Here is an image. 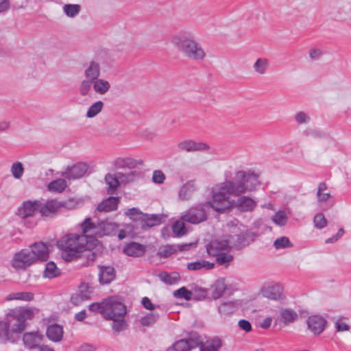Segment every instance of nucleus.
<instances>
[{
    "label": "nucleus",
    "instance_id": "3c124183",
    "mask_svg": "<svg viewBox=\"0 0 351 351\" xmlns=\"http://www.w3.org/2000/svg\"><path fill=\"white\" fill-rule=\"evenodd\" d=\"M24 171L23 165L21 162H14L10 167L12 175L15 179H20L23 176Z\"/></svg>",
    "mask_w": 351,
    "mask_h": 351
},
{
    "label": "nucleus",
    "instance_id": "680f3d73",
    "mask_svg": "<svg viewBox=\"0 0 351 351\" xmlns=\"http://www.w3.org/2000/svg\"><path fill=\"white\" fill-rule=\"evenodd\" d=\"M165 179V174L160 170H155L153 173L152 180L154 183L162 184Z\"/></svg>",
    "mask_w": 351,
    "mask_h": 351
},
{
    "label": "nucleus",
    "instance_id": "9b49d317",
    "mask_svg": "<svg viewBox=\"0 0 351 351\" xmlns=\"http://www.w3.org/2000/svg\"><path fill=\"white\" fill-rule=\"evenodd\" d=\"M44 335L38 330L27 332L23 335V342L25 348L36 349L43 342Z\"/></svg>",
    "mask_w": 351,
    "mask_h": 351
},
{
    "label": "nucleus",
    "instance_id": "e2e57ef3",
    "mask_svg": "<svg viewBox=\"0 0 351 351\" xmlns=\"http://www.w3.org/2000/svg\"><path fill=\"white\" fill-rule=\"evenodd\" d=\"M91 287L88 285V283H81L79 286V291L78 293L80 294L84 295V293H87L88 296V299L90 298V294L92 293V291L90 290Z\"/></svg>",
    "mask_w": 351,
    "mask_h": 351
},
{
    "label": "nucleus",
    "instance_id": "20e7f679",
    "mask_svg": "<svg viewBox=\"0 0 351 351\" xmlns=\"http://www.w3.org/2000/svg\"><path fill=\"white\" fill-rule=\"evenodd\" d=\"M48 246L43 242H36L29 249H22L14 254L11 265L16 270H25L35 263L45 261L49 258Z\"/></svg>",
    "mask_w": 351,
    "mask_h": 351
},
{
    "label": "nucleus",
    "instance_id": "dca6fc26",
    "mask_svg": "<svg viewBox=\"0 0 351 351\" xmlns=\"http://www.w3.org/2000/svg\"><path fill=\"white\" fill-rule=\"evenodd\" d=\"M37 211L40 212V201H27L19 210V215L25 219L33 216Z\"/></svg>",
    "mask_w": 351,
    "mask_h": 351
},
{
    "label": "nucleus",
    "instance_id": "393cba45",
    "mask_svg": "<svg viewBox=\"0 0 351 351\" xmlns=\"http://www.w3.org/2000/svg\"><path fill=\"white\" fill-rule=\"evenodd\" d=\"M119 202V197H109L99 203L97 207V210L99 212H110L117 209Z\"/></svg>",
    "mask_w": 351,
    "mask_h": 351
},
{
    "label": "nucleus",
    "instance_id": "a211bd4d",
    "mask_svg": "<svg viewBox=\"0 0 351 351\" xmlns=\"http://www.w3.org/2000/svg\"><path fill=\"white\" fill-rule=\"evenodd\" d=\"M99 281L101 285H108L114 280L115 270L111 266H99Z\"/></svg>",
    "mask_w": 351,
    "mask_h": 351
},
{
    "label": "nucleus",
    "instance_id": "bf43d9fd",
    "mask_svg": "<svg viewBox=\"0 0 351 351\" xmlns=\"http://www.w3.org/2000/svg\"><path fill=\"white\" fill-rule=\"evenodd\" d=\"M294 119L298 124L307 123L310 121V116L303 111H300L295 114Z\"/></svg>",
    "mask_w": 351,
    "mask_h": 351
},
{
    "label": "nucleus",
    "instance_id": "7c9ffc66",
    "mask_svg": "<svg viewBox=\"0 0 351 351\" xmlns=\"http://www.w3.org/2000/svg\"><path fill=\"white\" fill-rule=\"evenodd\" d=\"M196 189L197 187L195 182L190 180L181 187L179 192V197L182 200H188L191 197Z\"/></svg>",
    "mask_w": 351,
    "mask_h": 351
},
{
    "label": "nucleus",
    "instance_id": "a19ab883",
    "mask_svg": "<svg viewBox=\"0 0 351 351\" xmlns=\"http://www.w3.org/2000/svg\"><path fill=\"white\" fill-rule=\"evenodd\" d=\"M289 217L285 210H278L271 217L272 221L277 226H285L288 221Z\"/></svg>",
    "mask_w": 351,
    "mask_h": 351
},
{
    "label": "nucleus",
    "instance_id": "774afa93",
    "mask_svg": "<svg viewBox=\"0 0 351 351\" xmlns=\"http://www.w3.org/2000/svg\"><path fill=\"white\" fill-rule=\"evenodd\" d=\"M195 292L196 293L194 297L195 299L203 300L206 298L208 291L204 289L197 288L195 289Z\"/></svg>",
    "mask_w": 351,
    "mask_h": 351
},
{
    "label": "nucleus",
    "instance_id": "8fccbe9b",
    "mask_svg": "<svg viewBox=\"0 0 351 351\" xmlns=\"http://www.w3.org/2000/svg\"><path fill=\"white\" fill-rule=\"evenodd\" d=\"M216 258V263L219 265L224 266L227 267L230 263H231L233 261V256L229 253V252H226L221 255H219L215 257Z\"/></svg>",
    "mask_w": 351,
    "mask_h": 351
},
{
    "label": "nucleus",
    "instance_id": "f257e3e1",
    "mask_svg": "<svg viewBox=\"0 0 351 351\" xmlns=\"http://www.w3.org/2000/svg\"><path fill=\"white\" fill-rule=\"evenodd\" d=\"M259 184L258 176L251 171H238L234 180H227L221 183L217 189L213 190V201L197 204L181 216L183 221L198 224L207 219L210 208L218 213H226L230 210V195L239 196L251 191Z\"/></svg>",
    "mask_w": 351,
    "mask_h": 351
},
{
    "label": "nucleus",
    "instance_id": "4d7b16f0",
    "mask_svg": "<svg viewBox=\"0 0 351 351\" xmlns=\"http://www.w3.org/2000/svg\"><path fill=\"white\" fill-rule=\"evenodd\" d=\"M315 226L317 228L322 229L327 226V219L322 213L317 214L313 219Z\"/></svg>",
    "mask_w": 351,
    "mask_h": 351
},
{
    "label": "nucleus",
    "instance_id": "79ce46f5",
    "mask_svg": "<svg viewBox=\"0 0 351 351\" xmlns=\"http://www.w3.org/2000/svg\"><path fill=\"white\" fill-rule=\"evenodd\" d=\"M237 309V304L234 302H226L218 307V311L221 315H229L233 313Z\"/></svg>",
    "mask_w": 351,
    "mask_h": 351
},
{
    "label": "nucleus",
    "instance_id": "2eb2a0df",
    "mask_svg": "<svg viewBox=\"0 0 351 351\" xmlns=\"http://www.w3.org/2000/svg\"><path fill=\"white\" fill-rule=\"evenodd\" d=\"M257 237V234L250 230H246L245 232L237 234L236 240L234 239L232 236H230V239H233L234 245L240 248L248 245L250 243L253 242Z\"/></svg>",
    "mask_w": 351,
    "mask_h": 351
},
{
    "label": "nucleus",
    "instance_id": "f03ea898",
    "mask_svg": "<svg viewBox=\"0 0 351 351\" xmlns=\"http://www.w3.org/2000/svg\"><path fill=\"white\" fill-rule=\"evenodd\" d=\"M38 309L34 307H20L12 309L6 318L0 322V342L15 343L27 327L26 321L32 320Z\"/></svg>",
    "mask_w": 351,
    "mask_h": 351
},
{
    "label": "nucleus",
    "instance_id": "49530a36",
    "mask_svg": "<svg viewBox=\"0 0 351 351\" xmlns=\"http://www.w3.org/2000/svg\"><path fill=\"white\" fill-rule=\"evenodd\" d=\"M104 107V102L102 101H97L93 103L88 109L86 112V117L88 118H93L98 114Z\"/></svg>",
    "mask_w": 351,
    "mask_h": 351
},
{
    "label": "nucleus",
    "instance_id": "37998d69",
    "mask_svg": "<svg viewBox=\"0 0 351 351\" xmlns=\"http://www.w3.org/2000/svg\"><path fill=\"white\" fill-rule=\"evenodd\" d=\"M81 10V6L79 4H65L63 6L64 14L70 18L77 16Z\"/></svg>",
    "mask_w": 351,
    "mask_h": 351
},
{
    "label": "nucleus",
    "instance_id": "5fc2aeb1",
    "mask_svg": "<svg viewBox=\"0 0 351 351\" xmlns=\"http://www.w3.org/2000/svg\"><path fill=\"white\" fill-rule=\"evenodd\" d=\"M158 318V314L154 313H147L145 316L141 317L140 322L143 326H150L156 323Z\"/></svg>",
    "mask_w": 351,
    "mask_h": 351
},
{
    "label": "nucleus",
    "instance_id": "c03bdc74",
    "mask_svg": "<svg viewBox=\"0 0 351 351\" xmlns=\"http://www.w3.org/2000/svg\"><path fill=\"white\" fill-rule=\"evenodd\" d=\"M269 66V61L266 58H258L254 64V69L256 73L261 75L265 73Z\"/></svg>",
    "mask_w": 351,
    "mask_h": 351
},
{
    "label": "nucleus",
    "instance_id": "0eeeda50",
    "mask_svg": "<svg viewBox=\"0 0 351 351\" xmlns=\"http://www.w3.org/2000/svg\"><path fill=\"white\" fill-rule=\"evenodd\" d=\"M66 202L50 199L43 204L40 202V213L43 217H52L62 208H68Z\"/></svg>",
    "mask_w": 351,
    "mask_h": 351
},
{
    "label": "nucleus",
    "instance_id": "052dcab7",
    "mask_svg": "<svg viewBox=\"0 0 351 351\" xmlns=\"http://www.w3.org/2000/svg\"><path fill=\"white\" fill-rule=\"evenodd\" d=\"M88 300V296L87 295V293H84V295H82V294H80L79 293H75L73 295H72L71 298V302L75 304V305H78L80 304H81L82 302L86 301V300Z\"/></svg>",
    "mask_w": 351,
    "mask_h": 351
},
{
    "label": "nucleus",
    "instance_id": "1a4fd4ad",
    "mask_svg": "<svg viewBox=\"0 0 351 351\" xmlns=\"http://www.w3.org/2000/svg\"><path fill=\"white\" fill-rule=\"evenodd\" d=\"M88 170V166L84 162H78L71 167L68 166L61 172L60 176L68 180H75L83 177Z\"/></svg>",
    "mask_w": 351,
    "mask_h": 351
},
{
    "label": "nucleus",
    "instance_id": "338daca9",
    "mask_svg": "<svg viewBox=\"0 0 351 351\" xmlns=\"http://www.w3.org/2000/svg\"><path fill=\"white\" fill-rule=\"evenodd\" d=\"M10 8V0H0V14L7 12Z\"/></svg>",
    "mask_w": 351,
    "mask_h": 351
},
{
    "label": "nucleus",
    "instance_id": "72a5a7b5",
    "mask_svg": "<svg viewBox=\"0 0 351 351\" xmlns=\"http://www.w3.org/2000/svg\"><path fill=\"white\" fill-rule=\"evenodd\" d=\"M34 294L32 292L28 291H22V292H16L11 293L6 297V300L8 301L17 300L22 301H32L34 300Z\"/></svg>",
    "mask_w": 351,
    "mask_h": 351
},
{
    "label": "nucleus",
    "instance_id": "58836bf2",
    "mask_svg": "<svg viewBox=\"0 0 351 351\" xmlns=\"http://www.w3.org/2000/svg\"><path fill=\"white\" fill-rule=\"evenodd\" d=\"M124 317H120L110 319L112 321L111 326L114 333L119 334L120 332L126 329L127 323Z\"/></svg>",
    "mask_w": 351,
    "mask_h": 351
},
{
    "label": "nucleus",
    "instance_id": "864d4df0",
    "mask_svg": "<svg viewBox=\"0 0 351 351\" xmlns=\"http://www.w3.org/2000/svg\"><path fill=\"white\" fill-rule=\"evenodd\" d=\"M173 296L176 298L190 300L193 298L192 291L182 287L173 292Z\"/></svg>",
    "mask_w": 351,
    "mask_h": 351
},
{
    "label": "nucleus",
    "instance_id": "412c9836",
    "mask_svg": "<svg viewBox=\"0 0 351 351\" xmlns=\"http://www.w3.org/2000/svg\"><path fill=\"white\" fill-rule=\"evenodd\" d=\"M178 148L181 151L196 152L206 149L208 146L202 142H195L192 140L183 141L178 143Z\"/></svg>",
    "mask_w": 351,
    "mask_h": 351
},
{
    "label": "nucleus",
    "instance_id": "9d476101",
    "mask_svg": "<svg viewBox=\"0 0 351 351\" xmlns=\"http://www.w3.org/2000/svg\"><path fill=\"white\" fill-rule=\"evenodd\" d=\"M328 187L325 182H320L317 191V199L319 206L323 210H328L333 206V200L329 192H327Z\"/></svg>",
    "mask_w": 351,
    "mask_h": 351
},
{
    "label": "nucleus",
    "instance_id": "603ef678",
    "mask_svg": "<svg viewBox=\"0 0 351 351\" xmlns=\"http://www.w3.org/2000/svg\"><path fill=\"white\" fill-rule=\"evenodd\" d=\"M171 228L175 237H180L186 233L185 226L183 221H176L172 224Z\"/></svg>",
    "mask_w": 351,
    "mask_h": 351
},
{
    "label": "nucleus",
    "instance_id": "0e129e2a",
    "mask_svg": "<svg viewBox=\"0 0 351 351\" xmlns=\"http://www.w3.org/2000/svg\"><path fill=\"white\" fill-rule=\"evenodd\" d=\"M335 328L337 332H344L350 330V326L346 322L341 319L337 320L335 324Z\"/></svg>",
    "mask_w": 351,
    "mask_h": 351
},
{
    "label": "nucleus",
    "instance_id": "6ab92c4d",
    "mask_svg": "<svg viewBox=\"0 0 351 351\" xmlns=\"http://www.w3.org/2000/svg\"><path fill=\"white\" fill-rule=\"evenodd\" d=\"M163 217L162 215H148L144 214L141 217V226L143 230L158 226L162 223Z\"/></svg>",
    "mask_w": 351,
    "mask_h": 351
},
{
    "label": "nucleus",
    "instance_id": "6e6d98bb",
    "mask_svg": "<svg viewBox=\"0 0 351 351\" xmlns=\"http://www.w3.org/2000/svg\"><path fill=\"white\" fill-rule=\"evenodd\" d=\"M274 246L276 249H282L287 247H292L293 245L287 237H282L274 241Z\"/></svg>",
    "mask_w": 351,
    "mask_h": 351
},
{
    "label": "nucleus",
    "instance_id": "b1692460",
    "mask_svg": "<svg viewBox=\"0 0 351 351\" xmlns=\"http://www.w3.org/2000/svg\"><path fill=\"white\" fill-rule=\"evenodd\" d=\"M105 182L108 185L107 187V193L109 195H115L117 193L118 188L121 184L119 182V177L117 176V173L112 174L107 173L104 178Z\"/></svg>",
    "mask_w": 351,
    "mask_h": 351
},
{
    "label": "nucleus",
    "instance_id": "a878e982",
    "mask_svg": "<svg viewBox=\"0 0 351 351\" xmlns=\"http://www.w3.org/2000/svg\"><path fill=\"white\" fill-rule=\"evenodd\" d=\"M101 68L98 62L92 60L84 70L85 78L91 81L97 80L100 75Z\"/></svg>",
    "mask_w": 351,
    "mask_h": 351
},
{
    "label": "nucleus",
    "instance_id": "de8ad7c7",
    "mask_svg": "<svg viewBox=\"0 0 351 351\" xmlns=\"http://www.w3.org/2000/svg\"><path fill=\"white\" fill-rule=\"evenodd\" d=\"M280 316L284 322L287 324L293 322L298 317V314L291 309H283L280 313Z\"/></svg>",
    "mask_w": 351,
    "mask_h": 351
},
{
    "label": "nucleus",
    "instance_id": "f3484780",
    "mask_svg": "<svg viewBox=\"0 0 351 351\" xmlns=\"http://www.w3.org/2000/svg\"><path fill=\"white\" fill-rule=\"evenodd\" d=\"M283 288L278 284L269 285L261 289L263 297L272 300H278L282 298Z\"/></svg>",
    "mask_w": 351,
    "mask_h": 351
},
{
    "label": "nucleus",
    "instance_id": "c85d7f7f",
    "mask_svg": "<svg viewBox=\"0 0 351 351\" xmlns=\"http://www.w3.org/2000/svg\"><path fill=\"white\" fill-rule=\"evenodd\" d=\"M82 233L88 237H93L96 239V232L97 231V224L92 221L91 218L87 217L81 224Z\"/></svg>",
    "mask_w": 351,
    "mask_h": 351
},
{
    "label": "nucleus",
    "instance_id": "473e14b6",
    "mask_svg": "<svg viewBox=\"0 0 351 351\" xmlns=\"http://www.w3.org/2000/svg\"><path fill=\"white\" fill-rule=\"evenodd\" d=\"M93 90L96 93L105 95L110 88V84L106 80L99 79L93 81Z\"/></svg>",
    "mask_w": 351,
    "mask_h": 351
},
{
    "label": "nucleus",
    "instance_id": "ddd939ff",
    "mask_svg": "<svg viewBox=\"0 0 351 351\" xmlns=\"http://www.w3.org/2000/svg\"><path fill=\"white\" fill-rule=\"evenodd\" d=\"M326 320L318 315H313L307 319L308 328L314 334L319 335L325 329L326 326Z\"/></svg>",
    "mask_w": 351,
    "mask_h": 351
},
{
    "label": "nucleus",
    "instance_id": "5701e85b",
    "mask_svg": "<svg viewBox=\"0 0 351 351\" xmlns=\"http://www.w3.org/2000/svg\"><path fill=\"white\" fill-rule=\"evenodd\" d=\"M215 267V263L204 259H199L194 262L188 263L186 268L189 271H209Z\"/></svg>",
    "mask_w": 351,
    "mask_h": 351
},
{
    "label": "nucleus",
    "instance_id": "39448f33",
    "mask_svg": "<svg viewBox=\"0 0 351 351\" xmlns=\"http://www.w3.org/2000/svg\"><path fill=\"white\" fill-rule=\"evenodd\" d=\"M172 44L188 59L194 61H202L206 53L200 43L191 36L186 34H178L171 38Z\"/></svg>",
    "mask_w": 351,
    "mask_h": 351
},
{
    "label": "nucleus",
    "instance_id": "4c0bfd02",
    "mask_svg": "<svg viewBox=\"0 0 351 351\" xmlns=\"http://www.w3.org/2000/svg\"><path fill=\"white\" fill-rule=\"evenodd\" d=\"M226 285L223 280H217L212 286V298L217 300L221 297L226 290Z\"/></svg>",
    "mask_w": 351,
    "mask_h": 351
},
{
    "label": "nucleus",
    "instance_id": "4be33fe9",
    "mask_svg": "<svg viewBox=\"0 0 351 351\" xmlns=\"http://www.w3.org/2000/svg\"><path fill=\"white\" fill-rule=\"evenodd\" d=\"M118 228V225L114 222L101 221L97 223V231L96 232V238L101 237L105 235L112 234Z\"/></svg>",
    "mask_w": 351,
    "mask_h": 351
},
{
    "label": "nucleus",
    "instance_id": "13d9d810",
    "mask_svg": "<svg viewBox=\"0 0 351 351\" xmlns=\"http://www.w3.org/2000/svg\"><path fill=\"white\" fill-rule=\"evenodd\" d=\"M125 215L128 216L130 219L134 221L139 220L141 221V217H143L144 213H143L138 208H132L128 210L125 212Z\"/></svg>",
    "mask_w": 351,
    "mask_h": 351
},
{
    "label": "nucleus",
    "instance_id": "cd10ccee",
    "mask_svg": "<svg viewBox=\"0 0 351 351\" xmlns=\"http://www.w3.org/2000/svg\"><path fill=\"white\" fill-rule=\"evenodd\" d=\"M196 343L191 339H180L176 341L167 351H190L195 348Z\"/></svg>",
    "mask_w": 351,
    "mask_h": 351
},
{
    "label": "nucleus",
    "instance_id": "09e8293b",
    "mask_svg": "<svg viewBox=\"0 0 351 351\" xmlns=\"http://www.w3.org/2000/svg\"><path fill=\"white\" fill-rule=\"evenodd\" d=\"M93 81L88 80L86 78L83 80L81 82L78 88L80 95L82 97L87 96L91 90V86H93Z\"/></svg>",
    "mask_w": 351,
    "mask_h": 351
},
{
    "label": "nucleus",
    "instance_id": "aec40b11",
    "mask_svg": "<svg viewBox=\"0 0 351 351\" xmlns=\"http://www.w3.org/2000/svg\"><path fill=\"white\" fill-rule=\"evenodd\" d=\"M146 251V247L136 242H130L125 245L123 252L125 254L133 256L140 257L142 256Z\"/></svg>",
    "mask_w": 351,
    "mask_h": 351
},
{
    "label": "nucleus",
    "instance_id": "c756f323",
    "mask_svg": "<svg viewBox=\"0 0 351 351\" xmlns=\"http://www.w3.org/2000/svg\"><path fill=\"white\" fill-rule=\"evenodd\" d=\"M47 336L52 341H61L63 336L62 327L56 324L49 326L47 329Z\"/></svg>",
    "mask_w": 351,
    "mask_h": 351
},
{
    "label": "nucleus",
    "instance_id": "4468645a",
    "mask_svg": "<svg viewBox=\"0 0 351 351\" xmlns=\"http://www.w3.org/2000/svg\"><path fill=\"white\" fill-rule=\"evenodd\" d=\"M143 163L142 160H136L132 158H117L113 162V166L115 169H134Z\"/></svg>",
    "mask_w": 351,
    "mask_h": 351
},
{
    "label": "nucleus",
    "instance_id": "7ed1b4c3",
    "mask_svg": "<svg viewBox=\"0 0 351 351\" xmlns=\"http://www.w3.org/2000/svg\"><path fill=\"white\" fill-rule=\"evenodd\" d=\"M98 243V240L84 234L69 233L57 241L56 245L61 251L62 258L67 262L74 261L85 250L90 251Z\"/></svg>",
    "mask_w": 351,
    "mask_h": 351
},
{
    "label": "nucleus",
    "instance_id": "a18cd8bd",
    "mask_svg": "<svg viewBox=\"0 0 351 351\" xmlns=\"http://www.w3.org/2000/svg\"><path fill=\"white\" fill-rule=\"evenodd\" d=\"M177 252L176 245H166L159 248L158 255L160 258H167Z\"/></svg>",
    "mask_w": 351,
    "mask_h": 351
},
{
    "label": "nucleus",
    "instance_id": "423d86ee",
    "mask_svg": "<svg viewBox=\"0 0 351 351\" xmlns=\"http://www.w3.org/2000/svg\"><path fill=\"white\" fill-rule=\"evenodd\" d=\"M125 306L114 297L107 298L105 319L108 320L116 317H125L126 314Z\"/></svg>",
    "mask_w": 351,
    "mask_h": 351
},
{
    "label": "nucleus",
    "instance_id": "f8f14e48",
    "mask_svg": "<svg viewBox=\"0 0 351 351\" xmlns=\"http://www.w3.org/2000/svg\"><path fill=\"white\" fill-rule=\"evenodd\" d=\"M230 203V207L234 206L241 212H252L256 207L255 200L247 196H241L237 200Z\"/></svg>",
    "mask_w": 351,
    "mask_h": 351
},
{
    "label": "nucleus",
    "instance_id": "ea45409f",
    "mask_svg": "<svg viewBox=\"0 0 351 351\" xmlns=\"http://www.w3.org/2000/svg\"><path fill=\"white\" fill-rule=\"evenodd\" d=\"M107 303V298L103 300L100 302H94L88 306V309L94 313L101 314L105 319L106 307Z\"/></svg>",
    "mask_w": 351,
    "mask_h": 351
},
{
    "label": "nucleus",
    "instance_id": "bb28decb",
    "mask_svg": "<svg viewBox=\"0 0 351 351\" xmlns=\"http://www.w3.org/2000/svg\"><path fill=\"white\" fill-rule=\"evenodd\" d=\"M117 173L122 185H126L135 182L140 176L138 171L133 169H130L128 172L117 171Z\"/></svg>",
    "mask_w": 351,
    "mask_h": 351
},
{
    "label": "nucleus",
    "instance_id": "2f4dec72",
    "mask_svg": "<svg viewBox=\"0 0 351 351\" xmlns=\"http://www.w3.org/2000/svg\"><path fill=\"white\" fill-rule=\"evenodd\" d=\"M221 346V340L218 337H214L202 343L200 349H202V351H218Z\"/></svg>",
    "mask_w": 351,
    "mask_h": 351
},
{
    "label": "nucleus",
    "instance_id": "6e6552de",
    "mask_svg": "<svg viewBox=\"0 0 351 351\" xmlns=\"http://www.w3.org/2000/svg\"><path fill=\"white\" fill-rule=\"evenodd\" d=\"M230 241L227 239L213 240L206 245V252L210 256L216 257L230 250Z\"/></svg>",
    "mask_w": 351,
    "mask_h": 351
},
{
    "label": "nucleus",
    "instance_id": "c9c22d12",
    "mask_svg": "<svg viewBox=\"0 0 351 351\" xmlns=\"http://www.w3.org/2000/svg\"><path fill=\"white\" fill-rule=\"evenodd\" d=\"M66 187V182L64 179L59 178L49 182L47 189L49 191L62 193Z\"/></svg>",
    "mask_w": 351,
    "mask_h": 351
},
{
    "label": "nucleus",
    "instance_id": "f704fd0d",
    "mask_svg": "<svg viewBox=\"0 0 351 351\" xmlns=\"http://www.w3.org/2000/svg\"><path fill=\"white\" fill-rule=\"evenodd\" d=\"M158 277L161 281L169 285L176 284L180 279V276L177 272L169 274L166 271H162L158 274Z\"/></svg>",
    "mask_w": 351,
    "mask_h": 351
},
{
    "label": "nucleus",
    "instance_id": "e433bc0d",
    "mask_svg": "<svg viewBox=\"0 0 351 351\" xmlns=\"http://www.w3.org/2000/svg\"><path fill=\"white\" fill-rule=\"evenodd\" d=\"M60 274V269L57 267L54 262L50 261L46 264L43 276L45 278H53Z\"/></svg>",
    "mask_w": 351,
    "mask_h": 351
},
{
    "label": "nucleus",
    "instance_id": "69168bd1",
    "mask_svg": "<svg viewBox=\"0 0 351 351\" xmlns=\"http://www.w3.org/2000/svg\"><path fill=\"white\" fill-rule=\"evenodd\" d=\"M238 325L241 329L243 330L246 332H248L252 330V325L250 322L246 319L240 320Z\"/></svg>",
    "mask_w": 351,
    "mask_h": 351
}]
</instances>
